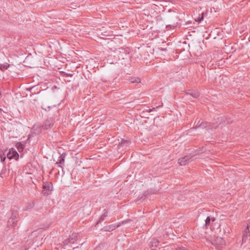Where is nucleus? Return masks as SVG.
I'll return each instance as SVG.
<instances>
[{"label":"nucleus","mask_w":250,"mask_h":250,"mask_svg":"<svg viewBox=\"0 0 250 250\" xmlns=\"http://www.w3.org/2000/svg\"><path fill=\"white\" fill-rule=\"evenodd\" d=\"M54 119L53 118H50L45 120L43 124L42 125H35L33 126L32 129L37 131V133H39L41 132L42 129H43L44 130H48L51 128L54 125Z\"/></svg>","instance_id":"1"},{"label":"nucleus","mask_w":250,"mask_h":250,"mask_svg":"<svg viewBox=\"0 0 250 250\" xmlns=\"http://www.w3.org/2000/svg\"><path fill=\"white\" fill-rule=\"evenodd\" d=\"M168 13H169L167 15V18L168 21L172 23V24H167V27L169 26H172L173 27H174L178 23V18L177 14L175 12L170 11V10H168Z\"/></svg>","instance_id":"2"},{"label":"nucleus","mask_w":250,"mask_h":250,"mask_svg":"<svg viewBox=\"0 0 250 250\" xmlns=\"http://www.w3.org/2000/svg\"><path fill=\"white\" fill-rule=\"evenodd\" d=\"M218 125H215L214 123H210L208 122H201L199 120L194 128H197L200 127L203 128H206L207 129H212L213 128L215 129L218 127Z\"/></svg>","instance_id":"3"},{"label":"nucleus","mask_w":250,"mask_h":250,"mask_svg":"<svg viewBox=\"0 0 250 250\" xmlns=\"http://www.w3.org/2000/svg\"><path fill=\"white\" fill-rule=\"evenodd\" d=\"M53 190V185L50 182H45L43 185L42 193L44 195L50 194Z\"/></svg>","instance_id":"4"},{"label":"nucleus","mask_w":250,"mask_h":250,"mask_svg":"<svg viewBox=\"0 0 250 250\" xmlns=\"http://www.w3.org/2000/svg\"><path fill=\"white\" fill-rule=\"evenodd\" d=\"M192 156L188 155L180 158L178 160V163L180 166H185L190 162Z\"/></svg>","instance_id":"5"},{"label":"nucleus","mask_w":250,"mask_h":250,"mask_svg":"<svg viewBox=\"0 0 250 250\" xmlns=\"http://www.w3.org/2000/svg\"><path fill=\"white\" fill-rule=\"evenodd\" d=\"M131 142L127 140H125L123 139L121 140V141L119 143L118 148L122 149H125L126 147L130 144Z\"/></svg>","instance_id":"6"},{"label":"nucleus","mask_w":250,"mask_h":250,"mask_svg":"<svg viewBox=\"0 0 250 250\" xmlns=\"http://www.w3.org/2000/svg\"><path fill=\"white\" fill-rule=\"evenodd\" d=\"M7 157L10 160L12 159H17L19 157V154L16 151L10 149L9 151L7 154Z\"/></svg>","instance_id":"7"},{"label":"nucleus","mask_w":250,"mask_h":250,"mask_svg":"<svg viewBox=\"0 0 250 250\" xmlns=\"http://www.w3.org/2000/svg\"><path fill=\"white\" fill-rule=\"evenodd\" d=\"M159 243L160 242L157 239L153 238L151 239L149 246L150 248H152V249H155L158 247Z\"/></svg>","instance_id":"8"},{"label":"nucleus","mask_w":250,"mask_h":250,"mask_svg":"<svg viewBox=\"0 0 250 250\" xmlns=\"http://www.w3.org/2000/svg\"><path fill=\"white\" fill-rule=\"evenodd\" d=\"M249 227L248 226L245 229L243 233L242 236V243H245L248 239V234L250 233Z\"/></svg>","instance_id":"9"},{"label":"nucleus","mask_w":250,"mask_h":250,"mask_svg":"<svg viewBox=\"0 0 250 250\" xmlns=\"http://www.w3.org/2000/svg\"><path fill=\"white\" fill-rule=\"evenodd\" d=\"M66 156V154L63 153L62 154L60 155L59 157L58 160L57 162V164L62 165L63 164L65 161V157Z\"/></svg>","instance_id":"10"},{"label":"nucleus","mask_w":250,"mask_h":250,"mask_svg":"<svg viewBox=\"0 0 250 250\" xmlns=\"http://www.w3.org/2000/svg\"><path fill=\"white\" fill-rule=\"evenodd\" d=\"M17 220H13L12 218H9L7 225L9 227L15 228L17 225Z\"/></svg>","instance_id":"11"},{"label":"nucleus","mask_w":250,"mask_h":250,"mask_svg":"<svg viewBox=\"0 0 250 250\" xmlns=\"http://www.w3.org/2000/svg\"><path fill=\"white\" fill-rule=\"evenodd\" d=\"M35 206V203L34 201H31L30 202L27 204L24 208L23 209L25 211H28L32 209Z\"/></svg>","instance_id":"12"},{"label":"nucleus","mask_w":250,"mask_h":250,"mask_svg":"<svg viewBox=\"0 0 250 250\" xmlns=\"http://www.w3.org/2000/svg\"><path fill=\"white\" fill-rule=\"evenodd\" d=\"M187 95L191 96L194 98H197L200 96V94L198 91L191 90L187 93Z\"/></svg>","instance_id":"13"},{"label":"nucleus","mask_w":250,"mask_h":250,"mask_svg":"<svg viewBox=\"0 0 250 250\" xmlns=\"http://www.w3.org/2000/svg\"><path fill=\"white\" fill-rule=\"evenodd\" d=\"M108 212L105 209L104 210V213L101 216L100 218H99V221L97 223V224L100 223L101 222L104 221L106 217L107 216Z\"/></svg>","instance_id":"14"},{"label":"nucleus","mask_w":250,"mask_h":250,"mask_svg":"<svg viewBox=\"0 0 250 250\" xmlns=\"http://www.w3.org/2000/svg\"><path fill=\"white\" fill-rule=\"evenodd\" d=\"M215 220V218H210L209 216H208L205 220V227L206 229L208 228V226L209 225L210 221L211 220L212 222L214 221Z\"/></svg>","instance_id":"15"},{"label":"nucleus","mask_w":250,"mask_h":250,"mask_svg":"<svg viewBox=\"0 0 250 250\" xmlns=\"http://www.w3.org/2000/svg\"><path fill=\"white\" fill-rule=\"evenodd\" d=\"M9 67L10 64L8 63H0V69L2 71H4Z\"/></svg>","instance_id":"16"},{"label":"nucleus","mask_w":250,"mask_h":250,"mask_svg":"<svg viewBox=\"0 0 250 250\" xmlns=\"http://www.w3.org/2000/svg\"><path fill=\"white\" fill-rule=\"evenodd\" d=\"M16 146L19 151H22L24 147V145L21 142L17 143Z\"/></svg>","instance_id":"17"},{"label":"nucleus","mask_w":250,"mask_h":250,"mask_svg":"<svg viewBox=\"0 0 250 250\" xmlns=\"http://www.w3.org/2000/svg\"><path fill=\"white\" fill-rule=\"evenodd\" d=\"M18 215V210H13L12 211L11 216L10 218H12L13 220H17V217Z\"/></svg>","instance_id":"18"},{"label":"nucleus","mask_w":250,"mask_h":250,"mask_svg":"<svg viewBox=\"0 0 250 250\" xmlns=\"http://www.w3.org/2000/svg\"><path fill=\"white\" fill-rule=\"evenodd\" d=\"M129 80L132 83H141V80L138 78H130Z\"/></svg>","instance_id":"19"},{"label":"nucleus","mask_w":250,"mask_h":250,"mask_svg":"<svg viewBox=\"0 0 250 250\" xmlns=\"http://www.w3.org/2000/svg\"><path fill=\"white\" fill-rule=\"evenodd\" d=\"M77 238V234L75 233H72V235L70 236V237L69 238V242L74 243V242L72 241L73 240H75Z\"/></svg>","instance_id":"20"},{"label":"nucleus","mask_w":250,"mask_h":250,"mask_svg":"<svg viewBox=\"0 0 250 250\" xmlns=\"http://www.w3.org/2000/svg\"><path fill=\"white\" fill-rule=\"evenodd\" d=\"M221 120H222V118H221ZM231 122H232L230 120V119L229 118L228 120H227L226 121H221L220 124H222L223 125H226L228 124L231 123Z\"/></svg>","instance_id":"21"},{"label":"nucleus","mask_w":250,"mask_h":250,"mask_svg":"<svg viewBox=\"0 0 250 250\" xmlns=\"http://www.w3.org/2000/svg\"><path fill=\"white\" fill-rule=\"evenodd\" d=\"M6 171V168L5 166H4L1 170V172L0 173V177H2L3 175L5 174V172Z\"/></svg>","instance_id":"22"},{"label":"nucleus","mask_w":250,"mask_h":250,"mask_svg":"<svg viewBox=\"0 0 250 250\" xmlns=\"http://www.w3.org/2000/svg\"><path fill=\"white\" fill-rule=\"evenodd\" d=\"M173 250H187L185 247H176Z\"/></svg>","instance_id":"23"},{"label":"nucleus","mask_w":250,"mask_h":250,"mask_svg":"<svg viewBox=\"0 0 250 250\" xmlns=\"http://www.w3.org/2000/svg\"><path fill=\"white\" fill-rule=\"evenodd\" d=\"M73 75V74H71V73H65L64 72V75L63 76H65V77H72Z\"/></svg>","instance_id":"24"},{"label":"nucleus","mask_w":250,"mask_h":250,"mask_svg":"<svg viewBox=\"0 0 250 250\" xmlns=\"http://www.w3.org/2000/svg\"><path fill=\"white\" fill-rule=\"evenodd\" d=\"M5 159H6V157L5 156H1L0 157V161H1V162H2V163L4 162V161L5 160Z\"/></svg>","instance_id":"25"},{"label":"nucleus","mask_w":250,"mask_h":250,"mask_svg":"<svg viewBox=\"0 0 250 250\" xmlns=\"http://www.w3.org/2000/svg\"><path fill=\"white\" fill-rule=\"evenodd\" d=\"M203 19H204L203 16L202 15V16L201 17H199V18H198V20L197 21L200 22L201 21H203Z\"/></svg>","instance_id":"26"},{"label":"nucleus","mask_w":250,"mask_h":250,"mask_svg":"<svg viewBox=\"0 0 250 250\" xmlns=\"http://www.w3.org/2000/svg\"><path fill=\"white\" fill-rule=\"evenodd\" d=\"M33 88H34V87H31V88H27V89H26V90H27V91H31V90H32Z\"/></svg>","instance_id":"27"},{"label":"nucleus","mask_w":250,"mask_h":250,"mask_svg":"<svg viewBox=\"0 0 250 250\" xmlns=\"http://www.w3.org/2000/svg\"><path fill=\"white\" fill-rule=\"evenodd\" d=\"M59 167H61L62 169L63 168H62V166H61V165H59Z\"/></svg>","instance_id":"28"},{"label":"nucleus","mask_w":250,"mask_h":250,"mask_svg":"<svg viewBox=\"0 0 250 250\" xmlns=\"http://www.w3.org/2000/svg\"><path fill=\"white\" fill-rule=\"evenodd\" d=\"M220 239L221 240V241H223V239L221 238H220Z\"/></svg>","instance_id":"29"},{"label":"nucleus","mask_w":250,"mask_h":250,"mask_svg":"<svg viewBox=\"0 0 250 250\" xmlns=\"http://www.w3.org/2000/svg\"><path fill=\"white\" fill-rule=\"evenodd\" d=\"M1 110H2L0 108V112H1Z\"/></svg>","instance_id":"30"},{"label":"nucleus","mask_w":250,"mask_h":250,"mask_svg":"<svg viewBox=\"0 0 250 250\" xmlns=\"http://www.w3.org/2000/svg\"><path fill=\"white\" fill-rule=\"evenodd\" d=\"M127 250H131V249H128Z\"/></svg>","instance_id":"31"}]
</instances>
